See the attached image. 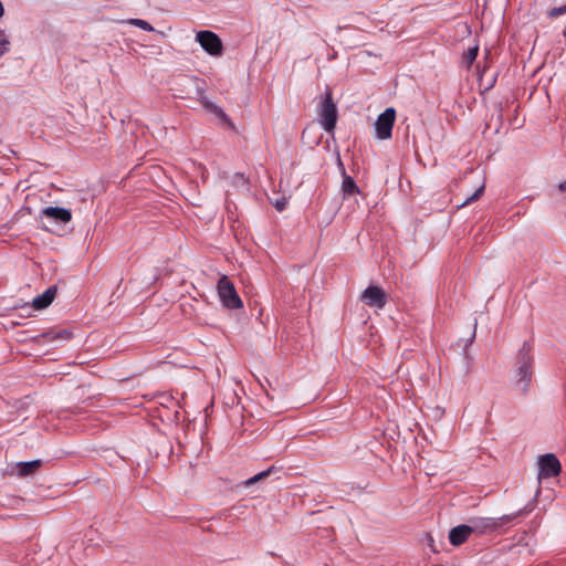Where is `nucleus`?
Returning <instances> with one entry per match:
<instances>
[{"mask_svg": "<svg viewBox=\"0 0 566 566\" xmlns=\"http://www.w3.org/2000/svg\"><path fill=\"white\" fill-rule=\"evenodd\" d=\"M219 114L221 115V117H222L223 119H227L226 114H223L220 109H219Z\"/></svg>", "mask_w": 566, "mask_h": 566, "instance_id": "nucleus-24", "label": "nucleus"}, {"mask_svg": "<svg viewBox=\"0 0 566 566\" xmlns=\"http://www.w3.org/2000/svg\"><path fill=\"white\" fill-rule=\"evenodd\" d=\"M470 534H472V530L469 525H458L450 531L449 541L452 545L459 546L469 538Z\"/></svg>", "mask_w": 566, "mask_h": 566, "instance_id": "nucleus-12", "label": "nucleus"}, {"mask_svg": "<svg viewBox=\"0 0 566 566\" xmlns=\"http://www.w3.org/2000/svg\"><path fill=\"white\" fill-rule=\"evenodd\" d=\"M10 42L4 32L0 30V56L9 51Z\"/></svg>", "mask_w": 566, "mask_h": 566, "instance_id": "nucleus-18", "label": "nucleus"}, {"mask_svg": "<svg viewBox=\"0 0 566 566\" xmlns=\"http://www.w3.org/2000/svg\"><path fill=\"white\" fill-rule=\"evenodd\" d=\"M479 53V46L474 45L472 48H469L462 55V61L467 65V67H470L472 63L475 61Z\"/></svg>", "mask_w": 566, "mask_h": 566, "instance_id": "nucleus-15", "label": "nucleus"}, {"mask_svg": "<svg viewBox=\"0 0 566 566\" xmlns=\"http://www.w3.org/2000/svg\"><path fill=\"white\" fill-rule=\"evenodd\" d=\"M538 479L557 476L562 471V464L554 453H546L538 458Z\"/></svg>", "mask_w": 566, "mask_h": 566, "instance_id": "nucleus-5", "label": "nucleus"}, {"mask_svg": "<svg viewBox=\"0 0 566 566\" xmlns=\"http://www.w3.org/2000/svg\"><path fill=\"white\" fill-rule=\"evenodd\" d=\"M559 189H560L562 191L566 190V181H564V182L559 184Z\"/></svg>", "mask_w": 566, "mask_h": 566, "instance_id": "nucleus-23", "label": "nucleus"}, {"mask_svg": "<svg viewBox=\"0 0 566 566\" xmlns=\"http://www.w3.org/2000/svg\"><path fill=\"white\" fill-rule=\"evenodd\" d=\"M396 120V111L392 107L385 109L375 123L376 136L379 139H388L391 137L392 127Z\"/></svg>", "mask_w": 566, "mask_h": 566, "instance_id": "nucleus-7", "label": "nucleus"}, {"mask_svg": "<svg viewBox=\"0 0 566 566\" xmlns=\"http://www.w3.org/2000/svg\"><path fill=\"white\" fill-rule=\"evenodd\" d=\"M3 13H4L3 4L0 1V19L2 18Z\"/></svg>", "mask_w": 566, "mask_h": 566, "instance_id": "nucleus-22", "label": "nucleus"}, {"mask_svg": "<svg viewBox=\"0 0 566 566\" xmlns=\"http://www.w3.org/2000/svg\"><path fill=\"white\" fill-rule=\"evenodd\" d=\"M56 291L52 287L38 295L32 301V307L35 310H43L48 307L54 300Z\"/></svg>", "mask_w": 566, "mask_h": 566, "instance_id": "nucleus-13", "label": "nucleus"}, {"mask_svg": "<svg viewBox=\"0 0 566 566\" xmlns=\"http://www.w3.org/2000/svg\"><path fill=\"white\" fill-rule=\"evenodd\" d=\"M271 472H272V468H270V469H268V470H265V471H262V472H260V473H258V474L253 475L252 478L248 479L247 481H244V483H243V484H244L245 486H250V485H252V484H255L256 482H259V481H261V480H263V479L268 478V476L271 474Z\"/></svg>", "mask_w": 566, "mask_h": 566, "instance_id": "nucleus-17", "label": "nucleus"}, {"mask_svg": "<svg viewBox=\"0 0 566 566\" xmlns=\"http://www.w3.org/2000/svg\"><path fill=\"white\" fill-rule=\"evenodd\" d=\"M72 337V333L67 329H50L40 334L36 337L38 344H56L64 340H69Z\"/></svg>", "mask_w": 566, "mask_h": 566, "instance_id": "nucleus-9", "label": "nucleus"}, {"mask_svg": "<svg viewBox=\"0 0 566 566\" xmlns=\"http://www.w3.org/2000/svg\"><path fill=\"white\" fill-rule=\"evenodd\" d=\"M218 295L222 305L230 310H239L243 306V303L238 295L233 283L228 276L223 275L219 279L217 284Z\"/></svg>", "mask_w": 566, "mask_h": 566, "instance_id": "nucleus-2", "label": "nucleus"}, {"mask_svg": "<svg viewBox=\"0 0 566 566\" xmlns=\"http://www.w3.org/2000/svg\"><path fill=\"white\" fill-rule=\"evenodd\" d=\"M285 201H276L275 207L279 211H283L285 208Z\"/></svg>", "mask_w": 566, "mask_h": 566, "instance_id": "nucleus-21", "label": "nucleus"}, {"mask_svg": "<svg viewBox=\"0 0 566 566\" xmlns=\"http://www.w3.org/2000/svg\"><path fill=\"white\" fill-rule=\"evenodd\" d=\"M319 122L323 128L331 133L334 130L337 122V107L332 99V91L327 88L318 108Z\"/></svg>", "mask_w": 566, "mask_h": 566, "instance_id": "nucleus-3", "label": "nucleus"}, {"mask_svg": "<svg viewBox=\"0 0 566 566\" xmlns=\"http://www.w3.org/2000/svg\"><path fill=\"white\" fill-rule=\"evenodd\" d=\"M126 23L130 24V25H134V27H137L144 31H147V32H153L154 31V28L151 24H149L146 20H142V19H128L127 21H125Z\"/></svg>", "mask_w": 566, "mask_h": 566, "instance_id": "nucleus-16", "label": "nucleus"}, {"mask_svg": "<svg viewBox=\"0 0 566 566\" xmlns=\"http://www.w3.org/2000/svg\"><path fill=\"white\" fill-rule=\"evenodd\" d=\"M532 361L533 357L528 350H525V346L521 349L517 356V370L514 376L515 387L522 391H526L531 379H532Z\"/></svg>", "mask_w": 566, "mask_h": 566, "instance_id": "nucleus-1", "label": "nucleus"}, {"mask_svg": "<svg viewBox=\"0 0 566 566\" xmlns=\"http://www.w3.org/2000/svg\"><path fill=\"white\" fill-rule=\"evenodd\" d=\"M565 13H566V4L562 6V7H556V8H553L552 10H549L548 17L554 19V18H558L559 15L565 14Z\"/></svg>", "mask_w": 566, "mask_h": 566, "instance_id": "nucleus-20", "label": "nucleus"}, {"mask_svg": "<svg viewBox=\"0 0 566 566\" xmlns=\"http://www.w3.org/2000/svg\"><path fill=\"white\" fill-rule=\"evenodd\" d=\"M360 300L370 307L382 308L387 303V296L382 289L376 285L368 286L361 294Z\"/></svg>", "mask_w": 566, "mask_h": 566, "instance_id": "nucleus-8", "label": "nucleus"}, {"mask_svg": "<svg viewBox=\"0 0 566 566\" xmlns=\"http://www.w3.org/2000/svg\"><path fill=\"white\" fill-rule=\"evenodd\" d=\"M42 465L41 460H33L29 462H17L11 467V474H15L19 478H27L33 475L39 468Z\"/></svg>", "mask_w": 566, "mask_h": 566, "instance_id": "nucleus-11", "label": "nucleus"}, {"mask_svg": "<svg viewBox=\"0 0 566 566\" xmlns=\"http://www.w3.org/2000/svg\"><path fill=\"white\" fill-rule=\"evenodd\" d=\"M483 191H484V185H482L481 187H479V188L475 190V192H474L472 196H470V197H469V198L463 202V206L469 205V203H471V202H473V201L478 200V199L482 196Z\"/></svg>", "mask_w": 566, "mask_h": 566, "instance_id": "nucleus-19", "label": "nucleus"}, {"mask_svg": "<svg viewBox=\"0 0 566 566\" xmlns=\"http://www.w3.org/2000/svg\"><path fill=\"white\" fill-rule=\"evenodd\" d=\"M342 190L344 192V195L346 196H352V195H355L357 192H359V189L355 182V180L346 175L344 172V178H343V182H342Z\"/></svg>", "mask_w": 566, "mask_h": 566, "instance_id": "nucleus-14", "label": "nucleus"}, {"mask_svg": "<svg viewBox=\"0 0 566 566\" xmlns=\"http://www.w3.org/2000/svg\"><path fill=\"white\" fill-rule=\"evenodd\" d=\"M41 217L56 223H67L72 220V212L71 210L61 207H46L41 211Z\"/></svg>", "mask_w": 566, "mask_h": 566, "instance_id": "nucleus-10", "label": "nucleus"}, {"mask_svg": "<svg viewBox=\"0 0 566 566\" xmlns=\"http://www.w3.org/2000/svg\"><path fill=\"white\" fill-rule=\"evenodd\" d=\"M518 514H513V516H517ZM512 520V515H503L499 518L492 517H478L472 518L471 524L469 525L472 530V533L484 534L491 532L503 524L510 522Z\"/></svg>", "mask_w": 566, "mask_h": 566, "instance_id": "nucleus-4", "label": "nucleus"}, {"mask_svg": "<svg viewBox=\"0 0 566 566\" xmlns=\"http://www.w3.org/2000/svg\"><path fill=\"white\" fill-rule=\"evenodd\" d=\"M196 41L210 55H221L223 46L220 38L212 31L203 30L196 34Z\"/></svg>", "mask_w": 566, "mask_h": 566, "instance_id": "nucleus-6", "label": "nucleus"}]
</instances>
